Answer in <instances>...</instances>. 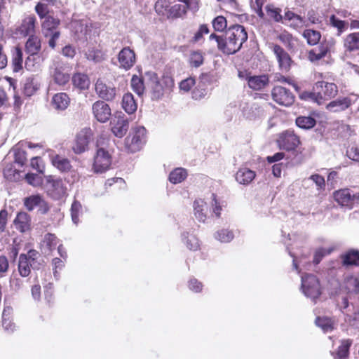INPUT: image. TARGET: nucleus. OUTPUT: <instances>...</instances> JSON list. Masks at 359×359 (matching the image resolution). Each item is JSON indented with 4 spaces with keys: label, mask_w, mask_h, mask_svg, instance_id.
Listing matches in <instances>:
<instances>
[{
    "label": "nucleus",
    "mask_w": 359,
    "mask_h": 359,
    "mask_svg": "<svg viewBox=\"0 0 359 359\" xmlns=\"http://www.w3.org/2000/svg\"><path fill=\"white\" fill-rule=\"evenodd\" d=\"M72 82L74 86L83 90L88 88L90 80L86 74L77 73L72 76Z\"/></svg>",
    "instance_id": "39"
},
{
    "label": "nucleus",
    "mask_w": 359,
    "mask_h": 359,
    "mask_svg": "<svg viewBox=\"0 0 359 359\" xmlns=\"http://www.w3.org/2000/svg\"><path fill=\"white\" fill-rule=\"evenodd\" d=\"M25 179L29 184L34 187L39 186L42 182L41 177L37 174L28 173Z\"/></svg>",
    "instance_id": "63"
},
{
    "label": "nucleus",
    "mask_w": 359,
    "mask_h": 359,
    "mask_svg": "<svg viewBox=\"0 0 359 359\" xmlns=\"http://www.w3.org/2000/svg\"><path fill=\"white\" fill-rule=\"evenodd\" d=\"M81 209H82V206L79 201H74L73 202V203L72 204L71 216H72V222L75 224H78V223L79 222V216L81 213Z\"/></svg>",
    "instance_id": "50"
},
{
    "label": "nucleus",
    "mask_w": 359,
    "mask_h": 359,
    "mask_svg": "<svg viewBox=\"0 0 359 359\" xmlns=\"http://www.w3.org/2000/svg\"><path fill=\"white\" fill-rule=\"evenodd\" d=\"M47 194L53 199L59 200L67 196V188L60 178L49 176L46 181Z\"/></svg>",
    "instance_id": "6"
},
{
    "label": "nucleus",
    "mask_w": 359,
    "mask_h": 359,
    "mask_svg": "<svg viewBox=\"0 0 359 359\" xmlns=\"http://www.w3.org/2000/svg\"><path fill=\"white\" fill-rule=\"evenodd\" d=\"M15 228L20 232H25L30 229L31 219L29 215L24 212H19L14 220Z\"/></svg>",
    "instance_id": "28"
},
{
    "label": "nucleus",
    "mask_w": 359,
    "mask_h": 359,
    "mask_svg": "<svg viewBox=\"0 0 359 359\" xmlns=\"http://www.w3.org/2000/svg\"><path fill=\"white\" fill-rule=\"evenodd\" d=\"M187 177V170L182 168H177L170 173L169 180L172 184H178L184 181Z\"/></svg>",
    "instance_id": "42"
},
{
    "label": "nucleus",
    "mask_w": 359,
    "mask_h": 359,
    "mask_svg": "<svg viewBox=\"0 0 359 359\" xmlns=\"http://www.w3.org/2000/svg\"><path fill=\"white\" fill-rule=\"evenodd\" d=\"M277 142L280 149L287 151L294 149L299 144V137L290 130L280 134Z\"/></svg>",
    "instance_id": "15"
},
{
    "label": "nucleus",
    "mask_w": 359,
    "mask_h": 359,
    "mask_svg": "<svg viewBox=\"0 0 359 359\" xmlns=\"http://www.w3.org/2000/svg\"><path fill=\"white\" fill-rule=\"evenodd\" d=\"M24 205L29 211L33 210L36 207L39 208V211L42 214H46L49 210L48 205L39 194L25 198Z\"/></svg>",
    "instance_id": "16"
},
{
    "label": "nucleus",
    "mask_w": 359,
    "mask_h": 359,
    "mask_svg": "<svg viewBox=\"0 0 359 359\" xmlns=\"http://www.w3.org/2000/svg\"><path fill=\"white\" fill-rule=\"evenodd\" d=\"M14 152V162L20 166H22L27 161V154L25 151L16 147L13 149Z\"/></svg>",
    "instance_id": "49"
},
{
    "label": "nucleus",
    "mask_w": 359,
    "mask_h": 359,
    "mask_svg": "<svg viewBox=\"0 0 359 359\" xmlns=\"http://www.w3.org/2000/svg\"><path fill=\"white\" fill-rule=\"evenodd\" d=\"M330 24L337 29V35L340 36L347 28L348 23L344 20L337 18L334 15H332L330 19Z\"/></svg>",
    "instance_id": "52"
},
{
    "label": "nucleus",
    "mask_w": 359,
    "mask_h": 359,
    "mask_svg": "<svg viewBox=\"0 0 359 359\" xmlns=\"http://www.w3.org/2000/svg\"><path fill=\"white\" fill-rule=\"evenodd\" d=\"M273 100L280 105L290 106L294 102V96L288 90L282 86H276L271 92Z\"/></svg>",
    "instance_id": "14"
},
{
    "label": "nucleus",
    "mask_w": 359,
    "mask_h": 359,
    "mask_svg": "<svg viewBox=\"0 0 359 359\" xmlns=\"http://www.w3.org/2000/svg\"><path fill=\"white\" fill-rule=\"evenodd\" d=\"M59 25V20L51 17L48 16L46 18L44 22L42 24V28L43 33L45 32L51 33L54 32L55 29Z\"/></svg>",
    "instance_id": "48"
},
{
    "label": "nucleus",
    "mask_w": 359,
    "mask_h": 359,
    "mask_svg": "<svg viewBox=\"0 0 359 359\" xmlns=\"http://www.w3.org/2000/svg\"><path fill=\"white\" fill-rule=\"evenodd\" d=\"M97 95L102 100L112 101L116 95V88L109 83H106L102 79H97L95 86Z\"/></svg>",
    "instance_id": "10"
},
{
    "label": "nucleus",
    "mask_w": 359,
    "mask_h": 359,
    "mask_svg": "<svg viewBox=\"0 0 359 359\" xmlns=\"http://www.w3.org/2000/svg\"><path fill=\"white\" fill-rule=\"evenodd\" d=\"M316 325L320 327L322 330L325 332H330L334 329V321L327 317H318L316 319Z\"/></svg>",
    "instance_id": "40"
},
{
    "label": "nucleus",
    "mask_w": 359,
    "mask_h": 359,
    "mask_svg": "<svg viewBox=\"0 0 359 359\" xmlns=\"http://www.w3.org/2000/svg\"><path fill=\"white\" fill-rule=\"evenodd\" d=\"M342 263L345 266H359V253L357 251L351 250L342 255Z\"/></svg>",
    "instance_id": "43"
},
{
    "label": "nucleus",
    "mask_w": 359,
    "mask_h": 359,
    "mask_svg": "<svg viewBox=\"0 0 359 359\" xmlns=\"http://www.w3.org/2000/svg\"><path fill=\"white\" fill-rule=\"evenodd\" d=\"M273 52L282 70L287 71L290 67L292 60L288 53L279 45H273Z\"/></svg>",
    "instance_id": "18"
},
{
    "label": "nucleus",
    "mask_w": 359,
    "mask_h": 359,
    "mask_svg": "<svg viewBox=\"0 0 359 359\" xmlns=\"http://www.w3.org/2000/svg\"><path fill=\"white\" fill-rule=\"evenodd\" d=\"M215 237L217 240L222 243L230 242L234 237L233 233L228 229H222L217 231Z\"/></svg>",
    "instance_id": "51"
},
{
    "label": "nucleus",
    "mask_w": 359,
    "mask_h": 359,
    "mask_svg": "<svg viewBox=\"0 0 359 359\" xmlns=\"http://www.w3.org/2000/svg\"><path fill=\"white\" fill-rule=\"evenodd\" d=\"M194 212L196 218L201 222H204L206 219L207 204L199 198L194 202Z\"/></svg>",
    "instance_id": "30"
},
{
    "label": "nucleus",
    "mask_w": 359,
    "mask_h": 359,
    "mask_svg": "<svg viewBox=\"0 0 359 359\" xmlns=\"http://www.w3.org/2000/svg\"><path fill=\"white\" fill-rule=\"evenodd\" d=\"M84 54L88 60L95 63L101 62L105 59L104 54L102 51L94 47H88Z\"/></svg>",
    "instance_id": "34"
},
{
    "label": "nucleus",
    "mask_w": 359,
    "mask_h": 359,
    "mask_svg": "<svg viewBox=\"0 0 359 359\" xmlns=\"http://www.w3.org/2000/svg\"><path fill=\"white\" fill-rule=\"evenodd\" d=\"M4 177L10 181H18L20 179V172L13 164H8L4 169Z\"/></svg>",
    "instance_id": "45"
},
{
    "label": "nucleus",
    "mask_w": 359,
    "mask_h": 359,
    "mask_svg": "<svg viewBox=\"0 0 359 359\" xmlns=\"http://www.w3.org/2000/svg\"><path fill=\"white\" fill-rule=\"evenodd\" d=\"M284 20L290 22V26L294 29H299L304 25V19L292 11H287L285 13Z\"/></svg>",
    "instance_id": "32"
},
{
    "label": "nucleus",
    "mask_w": 359,
    "mask_h": 359,
    "mask_svg": "<svg viewBox=\"0 0 359 359\" xmlns=\"http://www.w3.org/2000/svg\"><path fill=\"white\" fill-rule=\"evenodd\" d=\"M296 124L301 128L310 129L316 125V120L311 116H299L296 119Z\"/></svg>",
    "instance_id": "47"
},
{
    "label": "nucleus",
    "mask_w": 359,
    "mask_h": 359,
    "mask_svg": "<svg viewBox=\"0 0 359 359\" xmlns=\"http://www.w3.org/2000/svg\"><path fill=\"white\" fill-rule=\"evenodd\" d=\"M26 51L30 54L25 61V67L31 69L34 67L35 65L32 63L35 60H39L37 53L41 49V40L40 39L32 34L29 36L25 44Z\"/></svg>",
    "instance_id": "7"
},
{
    "label": "nucleus",
    "mask_w": 359,
    "mask_h": 359,
    "mask_svg": "<svg viewBox=\"0 0 359 359\" xmlns=\"http://www.w3.org/2000/svg\"><path fill=\"white\" fill-rule=\"evenodd\" d=\"M92 136V131L89 128L82 129L76 136L75 143L72 147L75 154L83 153L88 149V146Z\"/></svg>",
    "instance_id": "12"
},
{
    "label": "nucleus",
    "mask_w": 359,
    "mask_h": 359,
    "mask_svg": "<svg viewBox=\"0 0 359 359\" xmlns=\"http://www.w3.org/2000/svg\"><path fill=\"white\" fill-rule=\"evenodd\" d=\"M36 18L34 15H28L25 17L20 25L16 29V34L22 36L32 35L34 33Z\"/></svg>",
    "instance_id": "19"
},
{
    "label": "nucleus",
    "mask_w": 359,
    "mask_h": 359,
    "mask_svg": "<svg viewBox=\"0 0 359 359\" xmlns=\"http://www.w3.org/2000/svg\"><path fill=\"white\" fill-rule=\"evenodd\" d=\"M346 156L351 160L359 162V147L352 146L348 148Z\"/></svg>",
    "instance_id": "64"
},
{
    "label": "nucleus",
    "mask_w": 359,
    "mask_h": 359,
    "mask_svg": "<svg viewBox=\"0 0 359 359\" xmlns=\"http://www.w3.org/2000/svg\"><path fill=\"white\" fill-rule=\"evenodd\" d=\"M344 47L349 52L359 50V32L348 34L344 39Z\"/></svg>",
    "instance_id": "29"
},
{
    "label": "nucleus",
    "mask_w": 359,
    "mask_h": 359,
    "mask_svg": "<svg viewBox=\"0 0 359 359\" xmlns=\"http://www.w3.org/2000/svg\"><path fill=\"white\" fill-rule=\"evenodd\" d=\"M52 74L55 82L60 86L65 85L70 79V75L67 68L59 64L55 65Z\"/></svg>",
    "instance_id": "25"
},
{
    "label": "nucleus",
    "mask_w": 359,
    "mask_h": 359,
    "mask_svg": "<svg viewBox=\"0 0 359 359\" xmlns=\"http://www.w3.org/2000/svg\"><path fill=\"white\" fill-rule=\"evenodd\" d=\"M57 243V238L53 233H47L44 235L41 243V251L43 254L50 255Z\"/></svg>",
    "instance_id": "24"
},
{
    "label": "nucleus",
    "mask_w": 359,
    "mask_h": 359,
    "mask_svg": "<svg viewBox=\"0 0 359 359\" xmlns=\"http://www.w3.org/2000/svg\"><path fill=\"white\" fill-rule=\"evenodd\" d=\"M109 140L101 136L97 140V152L94 158L93 170L97 173L107 171L111 163V157L107 148Z\"/></svg>",
    "instance_id": "2"
},
{
    "label": "nucleus",
    "mask_w": 359,
    "mask_h": 359,
    "mask_svg": "<svg viewBox=\"0 0 359 359\" xmlns=\"http://www.w3.org/2000/svg\"><path fill=\"white\" fill-rule=\"evenodd\" d=\"M302 290L304 295L312 300L318 298L321 294L319 280L312 274L302 276Z\"/></svg>",
    "instance_id": "3"
},
{
    "label": "nucleus",
    "mask_w": 359,
    "mask_h": 359,
    "mask_svg": "<svg viewBox=\"0 0 359 359\" xmlns=\"http://www.w3.org/2000/svg\"><path fill=\"white\" fill-rule=\"evenodd\" d=\"M255 172L248 168H241L236 173V180L241 184L248 185L255 179Z\"/></svg>",
    "instance_id": "27"
},
{
    "label": "nucleus",
    "mask_w": 359,
    "mask_h": 359,
    "mask_svg": "<svg viewBox=\"0 0 359 359\" xmlns=\"http://www.w3.org/2000/svg\"><path fill=\"white\" fill-rule=\"evenodd\" d=\"M189 62L194 67H200L203 62V56L199 51L193 52L190 55Z\"/></svg>",
    "instance_id": "59"
},
{
    "label": "nucleus",
    "mask_w": 359,
    "mask_h": 359,
    "mask_svg": "<svg viewBox=\"0 0 359 359\" xmlns=\"http://www.w3.org/2000/svg\"><path fill=\"white\" fill-rule=\"evenodd\" d=\"M12 313V307L9 306L4 307L2 313V325L5 330H8L7 321H9V319H11Z\"/></svg>",
    "instance_id": "62"
},
{
    "label": "nucleus",
    "mask_w": 359,
    "mask_h": 359,
    "mask_svg": "<svg viewBox=\"0 0 359 359\" xmlns=\"http://www.w3.org/2000/svg\"><path fill=\"white\" fill-rule=\"evenodd\" d=\"M91 25H88L87 22L81 20L75 21L72 24L75 35L79 40H87V36L91 32Z\"/></svg>",
    "instance_id": "21"
},
{
    "label": "nucleus",
    "mask_w": 359,
    "mask_h": 359,
    "mask_svg": "<svg viewBox=\"0 0 359 359\" xmlns=\"http://www.w3.org/2000/svg\"><path fill=\"white\" fill-rule=\"evenodd\" d=\"M122 107L129 114L134 113L137 110V104L134 97L131 93H126L122 98Z\"/></svg>",
    "instance_id": "36"
},
{
    "label": "nucleus",
    "mask_w": 359,
    "mask_h": 359,
    "mask_svg": "<svg viewBox=\"0 0 359 359\" xmlns=\"http://www.w3.org/2000/svg\"><path fill=\"white\" fill-rule=\"evenodd\" d=\"M119 67L125 70L131 69L136 62L135 53L130 47H124L118 54Z\"/></svg>",
    "instance_id": "13"
},
{
    "label": "nucleus",
    "mask_w": 359,
    "mask_h": 359,
    "mask_svg": "<svg viewBox=\"0 0 359 359\" xmlns=\"http://www.w3.org/2000/svg\"><path fill=\"white\" fill-rule=\"evenodd\" d=\"M69 104V97L65 93L55 94L52 99V104L56 109L64 110Z\"/></svg>",
    "instance_id": "31"
},
{
    "label": "nucleus",
    "mask_w": 359,
    "mask_h": 359,
    "mask_svg": "<svg viewBox=\"0 0 359 359\" xmlns=\"http://www.w3.org/2000/svg\"><path fill=\"white\" fill-rule=\"evenodd\" d=\"M267 17L275 22H283L284 16L281 15V9L273 4H268L265 7Z\"/></svg>",
    "instance_id": "33"
},
{
    "label": "nucleus",
    "mask_w": 359,
    "mask_h": 359,
    "mask_svg": "<svg viewBox=\"0 0 359 359\" xmlns=\"http://www.w3.org/2000/svg\"><path fill=\"white\" fill-rule=\"evenodd\" d=\"M173 86V81L169 76L163 77L156 83L152 86L153 95L156 98H160L163 96L165 89H170Z\"/></svg>",
    "instance_id": "23"
},
{
    "label": "nucleus",
    "mask_w": 359,
    "mask_h": 359,
    "mask_svg": "<svg viewBox=\"0 0 359 359\" xmlns=\"http://www.w3.org/2000/svg\"><path fill=\"white\" fill-rule=\"evenodd\" d=\"M249 88L254 90H259L268 86L269 76L266 74L259 76H250L247 77Z\"/></svg>",
    "instance_id": "22"
},
{
    "label": "nucleus",
    "mask_w": 359,
    "mask_h": 359,
    "mask_svg": "<svg viewBox=\"0 0 359 359\" xmlns=\"http://www.w3.org/2000/svg\"><path fill=\"white\" fill-rule=\"evenodd\" d=\"M92 110L95 118L101 122H107L111 116V109L104 101H97L92 107Z\"/></svg>",
    "instance_id": "17"
},
{
    "label": "nucleus",
    "mask_w": 359,
    "mask_h": 359,
    "mask_svg": "<svg viewBox=\"0 0 359 359\" xmlns=\"http://www.w3.org/2000/svg\"><path fill=\"white\" fill-rule=\"evenodd\" d=\"M351 343L348 340H344L339 346L338 350L334 355L335 359H344L347 356Z\"/></svg>",
    "instance_id": "54"
},
{
    "label": "nucleus",
    "mask_w": 359,
    "mask_h": 359,
    "mask_svg": "<svg viewBox=\"0 0 359 359\" xmlns=\"http://www.w3.org/2000/svg\"><path fill=\"white\" fill-rule=\"evenodd\" d=\"M51 163L55 168L62 172H69L72 168L69 160L58 154L51 156Z\"/></svg>",
    "instance_id": "26"
},
{
    "label": "nucleus",
    "mask_w": 359,
    "mask_h": 359,
    "mask_svg": "<svg viewBox=\"0 0 359 359\" xmlns=\"http://www.w3.org/2000/svg\"><path fill=\"white\" fill-rule=\"evenodd\" d=\"M131 86L133 90L138 95H141L144 93V87L142 80L137 76H133L131 79Z\"/></svg>",
    "instance_id": "55"
},
{
    "label": "nucleus",
    "mask_w": 359,
    "mask_h": 359,
    "mask_svg": "<svg viewBox=\"0 0 359 359\" xmlns=\"http://www.w3.org/2000/svg\"><path fill=\"white\" fill-rule=\"evenodd\" d=\"M335 201L341 206L352 208L359 203V193H354L348 189L337 191L334 194Z\"/></svg>",
    "instance_id": "8"
},
{
    "label": "nucleus",
    "mask_w": 359,
    "mask_h": 359,
    "mask_svg": "<svg viewBox=\"0 0 359 359\" xmlns=\"http://www.w3.org/2000/svg\"><path fill=\"white\" fill-rule=\"evenodd\" d=\"M316 97L318 100V104H323L326 100L334 97L338 93V88L334 83L326 81H318L313 86Z\"/></svg>",
    "instance_id": "5"
},
{
    "label": "nucleus",
    "mask_w": 359,
    "mask_h": 359,
    "mask_svg": "<svg viewBox=\"0 0 359 359\" xmlns=\"http://www.w3.org/2000/svg\"><path fill=\"white\" fill-rule=\"evenodd\" d=\"M183 4H175L169 9L168 17L180 18L187 13L188 9L191 8L193 4H196L194 0H177Z\"/></svg>",
    "instance_id": "20"
},
{
    "label": "nucleus",
    "mask_w": 359,
    "mask_h": 359,
    "mask_svg": "<svg viewBox=\"0 0 359 359\" xmlns=\"http://www.w3.org/2000/svg\"><path fill=\"white\" fill-rule=\"evenodd\" d=\"M212 23V27L216 32H222L226 28L227 26L226 18L222 15H219L214 18Z\"/></svg>",
    "instance_id": "57"
},
{
    "label": "nucleus",
    "mask_w": 359,
    "mask_h": 359,
    "mask_svg": "<svg viewBox=\"0 0 359 359\" xmlns=\"http://www.w3.org/2000/svg\"><path fill=\"white\" fill-rule=\"evenodd\" d=\"M356 95H348L346 97H339L331 101L326 105V109L330 112H341L345 111L354 104L357 100Z\"/></svg>",
    "instance_id": "9"
},
{
    "label": "nucleus",
    "mask_w": 359,
    "mask_h": 359,
    "mask_svg": "<svg viewBox=\"0 0 359 359\" xmlns=\"http://www.w3.org/2000/svg\"><path fill=\"white\" fill-rule=\"evenodd\" d=\"M170 4L168 0H158L155 4L156 11L162 15H169Z\"/></svg>",
    "instance_id": "53"
},
{
    "label": "nucleus",
    "mask_w": 359,
    "mask_h": 359,
    "mask_svg": "<svg viewBox=\"0 0 359 359\" xmlns=\"http://www.w3.org/2000/svg\"><path fill=\"white\" fill-rule=\"evenodd\" d=\"M346 287L351 292H359V280L356 277L350 276L346 280Z\"/></svg>",
    "instance_id": "56"
},
{
    "label": "nucleus",
    "mask_w": 359,
    "mask_h": 359,
    "mask_svg": "<svg viewBox=\"0 0 359 359\" xmlns=\"http://www.w3.org/2000/svg\"><path fill=\"white\" fill-rule=\"evenodd\" d=\"M304 39H306L308 44L311 46L316 45L320 40L321 34L320 32L307 29H305L302 34Z\"/></svg>",
    "instance_id": "41"
},
{
    "label": "nucleus",
    "mask_w": 359,
    "mask_h": 359,
    "mask_svg": "<svg viewBox=\"0 0 359 359\" xmlns=\"http://www.w3.org/2000/svg\"><path fill=\"white\" fill-rule=\"evenodd\" d=\"M195 79L193 77H189L184 80H182L180 84L179 87L181 91L184 93L189 92L191 88L195 85Z\"/></svg>",
    "instance_id": "60"
},
{
    "label": "nucleus",
    "mask_w": 359,
    "mask_h": 359,
    "mask_svg": "<svg viewBox=\"0 0 359 359\" xmlns=\"http://www.w3.org/2000/svg\"><path fill=\"white\" fill-rule=\"evenodd\" d=\"M111 132L119 138L123 137L128 130V121L124 114L118 113L114 115L111 122Z\"/></svg>",
    "instance_id": "11"
},
{
    "label": "nucleus",
    "mask_w": 359,
    "mask_h": 359,
    "mask_svg": "<svg viewBox=\"0 0 359 359\" xmlns=\"http://www.w3.org/2000/svg\"><path fill=\"white\" fill-rule=\"evenodd\" d=\"M248 39V34L243 26L235 25L227 29L220 41L219 50L230 55L238 51Z\"/></svg>",
    "instance_id": "1"
},
{
    "label": "nucleus",
    "mask_w": 359,
    "mask_h": 359,
    "mask_svg": "<svg viewBox=\"0 0 359 359\" xmlns=\"http://www.w3.org/2000/svg\"><path fill=\"white\" fill-rule=\"evenodd\" d=\"M146 142V130L142 126L132 129L130 134L126 138V146L130 152L139 151Z\"/></svg>",
    "instance_id": "4"
},
{
    "label": "nucleus",
    "mask_w": 359,
    "mask_h": 359,
    "mask_svg": "<svg viewBox=\"0 0 359 359\" xmlns=\"http://www.w3.org/2000/svg\"><path fill=\"white\" fill-rule=\"evenodd\" d=\"M309 181H312L317 186L318 189H321L325 187V182L323 177L318 174L312 175L309 178L304 180V183L306 184Z\"/></svg>",
    "instance_id": "58"
},
{
    "label": "nucleus",
    "mask_w": 359,
    "mask_h": 359,
    "mask_svg": "<svg viewBox=\"0 0 359 359\" xmlns=\"http://www.w3.org/2000/svg\"><path fill=\"white\" fill-rule=\"evenodd\" d=\"M264 3V0H251L250 5L252 8L255 11L257 15L264 18V13L262 11V6Z\"/></svg>",
    "instance_id": "61"
},
{
    "label": "nucleus",
    "mask_w": 359,
    "mask_h": 359,
    "mask_svg": "<svg viewBox=\"0 0 359 359\" xmlns=\"http://www.w3.org/2000/svg\"><path fill=\"white\" fill-rule=\"evenodd\" d=\"M23 58L22 51L18 47H15L12 50V65L13 71L17 72L22 68Z\"/></svg>",
    "instance_id": "37"
},
{
    "label": "nucleus",
    "mask_w": 359,
    "mask_h": 359,
    "mask_svg": "<svg viewBox=\"0 0 359 359\" xmlns=\"http://www.w3.org/2000/svg\"><path fill=\"white\" fill-rule=\"evenodd\" d=\"M278 39L286 46L289 50L293 49L295 46L296 39L288 32L284 31L281 32Z\"/></svg>",
    "instance_id": "44"
},
{
    "label": "nucleus",
    "mask_w": 359,
    "mask_h": 359,
    "mask_svg": "<svg viewBox=\"0 0 359 359\" xmlns=\"http://www.w3.org/2000/svg\"><path fill=\"white\" fill-rule=\"evenodd\" d=\"M182 238L187 247L191 250H197L199 248V243L197 238L192 234L183 233Z\"/></svg>",
    "instance_id": "46"
},
{
    "label": "nucleus",
    "mask_w": 359,
    "mask_h": 359,
    "mask_svg": "<svg viewBox=\"0 0 359 359\" xmlns=\"http://www.w3.org/2000/svg\"><path fill=\"white\" fill-rule=\"evenodd\" d=\"M18 271L23 277H27L30 273V261L29 258L25 254H21L19 257Z\"/></svg>",
    "instance_id": "38"
},
{
    "label": "nucleus",
    "mask_w": 359,
    "mask_h": 359,
    "mask_svg": "<svg viewBox=\"0 0 359 359\" xmlns=\"http://www.w3.org/2000/svg\"><path fill=\"white\" fill-rule=\"evenodd\" d=\"M327 52L328 47L326 45L320 44L319 47L309 51L308 58L312 62H317L324 57Z\"/></svg>",
    "instance_id": "35"
}]
</instances>
